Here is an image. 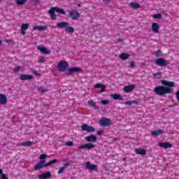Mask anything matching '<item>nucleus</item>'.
<instances>
[{"label":"nucleus","instance_id":"35","mask_svg":"<svg viewBox=\"0 0 179 179\" xmlns=\"http://www.w3.org/2000/svg\"><path fill=\"white\" fill-rule=\"evenodd\" d=\"M124 104H126V106H131V104H136V101H128L124 103Z\"/></svg>","mask_w":179,"mask_h":179},{"label":"nucleus","instance_id":"54","mask_svg":"<svg viewBox=\"0 0 179 179\" xmlns=\"http://www.w3.org/2000/svg\"><path fill=\"white\" fill-rule=\"evenodd\" d=\"M117 41H122V38H118Z\"/></svg>","mask_w":179,"mask_h":179},{"label":"nucleus","instance_id":"3","mask_svg":"<svg viewBox=\"0 0 179 179\" xmlns=\"http://www.w3.org/2000/svg\"><path fill=\"white\" fill-rule=\"evenodd\" d=\"M55 12H57V13H60L61 15H66V12H65L64 9L59 7H52L48 12L52 20H55L57 19V15L55 14Z\"/></svg>","mask_w":179,"mask_h":179},{"label":"nucleus","instance_id":"44","mask_svg":"<svg viewBox=\"0 0 179 179\" xmlns=\"http://www.w3.org/2000/svg\"><path fill=\"white\" fill-rule=\"evenodd\" d=\"M104 92H106V85L101 88L99 93H104Z\"/></svg>","mask_w":179,"mask_h":179},{"label":"nucleus","instance_id":"14","mask_svg":"<svg viewBox=\"0 0 179 179\" xmlns=\"http://www.w3.org/2000/svg\"><path fill=\"white\" fill-rule=\"evenodd\" d=\"M82 71V69L78 68V67H71L69 69L68 72L69 75H72V73H75L76 72H80Z\"/></svg>","mask_w":179,"mask_h":179},{"label":"nucleus","instance_id":"52","mask_svg":"<svg viewBox=\"0 0 179 179\" xmlns=\"http://www.w3.org/2000/svg\"><path fill=\"white\" fill-rule=\"evenodd\" d=\"M122 161H123V162H127V158H125V157L123 158V159H122Z\"/></svg>","mask_w":179,"mask_h":179},{"label":"nucleus","instance_id":"53","mask_svg":"<svg viewBox=\"0 0 179 179\" xmlns=\"http://www.w3.org/2000/svg\"><path fill=\"white\" fill-rule=\"evenodd\" d=\"M103 2H110V0H103Z\"/></svg>","mask_w":179,"mask_h":179},{"label":"nucleus","instance_id":"16","mask_svg":"<svg viewBox=\"0 0 179 179\" xmlns=\"http://www.w3.org/2000/svg\"><path fill=\"white\" fill-rule=\"evenodd\" d=\"M87 142H97V137L94 135H91L85 137Z\"/></svg>","mask_w":179,"mask_h":179},{"label":"nucleus","instance_id":"45","mask_svg":"<svg viewBox=\"0 0 179 179\" xmlns=\"http://www.w3.org/2000/svg\"><path fill=\"white\" fill-rule=\"evenodd\" d=\"M66 145L67 146H73V142L72 141H68L67 143H66Z\"/></svg>","mask_w":179,"mask_h":179},{"label":"nucleus","instance_id":"4","mask_svg":"<svg viewBox=\"0 0 179 179\" xmlns=\"http://www.w3.org/2000/svg\"><path fill=\"white\" fill-rule=\"evenodd\" d=\"M69 68V64L66 61L62 60L58 63L57 69L60 72H65Z\"/></svg>","mask_w":179,"mask_h":179},{"label":"nucleus","instance_id":"43","mask_svg":"<svg viewBox=\"0 0 179 179\" xmlns=\"http://www.w3.org/2000/svg\"><path fill=\"white\" fill-rule=\"evenodd\" d=\"M38 62H40V64H43V63L45 62V59L43 57H42V58L38 59Z\"/></svg>","mask_w":179,"mask_h":179},{"label":"nucleus","instance_id":"27","mask_svg":"<svg viewBox=\"0 0 179 179\" xmlns=\"http://www.w3.org/2000/svg\"><path fill=\"white\" fill-rule=\"evenodd\" d=\"M110 97H112L113 100H124V98H122V96L118 94H113L110 95Z\"/></svg>","mask_w":179,"mask_h":179},{"label":"nucleus","instance_id":"50","mask_svg":"<svg viewBox=\"0 0 179 179\" xmlns=\"http://www.w3.org/2000/svg\"><path fill=\"white\" fill-rule=\"evenodd\" d=\"M3 173V170H2V169H0V174H3V173Z\"/></svg>","mask_w":179,"mask_h":179},{"label":"nucleus","instance_id":"23","mask_svg":"<svg viewBox=\"0 0 179 179\" xmlns=\"http://www.w3.org/2000/svg\"><path fill=\"white\" fill-rule=\"evenodd\" d=\"M119 58H120V59L122 61H125L129 59V54L123 52L119 55Z\"/></svg>","mask_w":179,"mask_h":179},{"label":"nucleus","instance_id":"56","mask_svg":"<svg viewBox=\"0 0 179 179\" xmlns=\"http://www.w3.org/2000/svg\"><path fill=\"white\" fill-rule=\"evenodd\" d=\"M0 2H1V0H0Z\"/></svg>","mask_w":179,"mask_h":179},{"label":"nucleus","instance_id":"6","mask_svg":"<svg viewBox=\"0 0 179 179\" xmlns=\"http://www.w3.org/2000/svg\"><path fill=\"white\" fill-rule=\"evenodd\" d=\"M99 124L101 127H111L112 122L109 118L103 117L99 120Z\"/></svg>","mask_w":179,"mask_h":179},{"label":"nucleus","instance_id":"15","mask_svg":"<svg viewBox=\"0 0 179 179\" xmlns=\"http://www.w3.org/2000/svg\"><path fill=\"white\" fill-rule=\"evenodd\" d=\"M39 179H48L51 178V172L48 171L46 173H44L43 174L38 176Z\"/></svg>","mask_w":179,"mask_h":179},{"label":"nucleus","instance_id":"40","mask_svg":"<svg viewBox=\"0 0 179 179\" xmlns=\"http://www.w3.org/2000/svg\"><path fill=\"white\" fill-rule=\"evenodd\" d=\"M110 103V101L108 99H104L101 101V103H102L103 106H106Z\"/></svg>","mask_w":179,"mask_h":179},{"label":"nucleus","instance_id":"46","mask_svg":"<svg viewBox=\"0 0 179 179\" xmlns=\"http://www.w3.org/2000/svg\"><path fill=\"white\" fill-rule=\"evenodd\" d=\"M96 134H97V135H98L99 136L103 135V130H99V131H97Z\"/></svg>","mask_w":179,"mask_h":179},{"label":"nucleus","instance_id":"24","mask_svg":"<svg viewBox=\"0 0 179 179\" xmlns=\"http://www.w3.org/2000/svg\"><path fill=\"white\" fill-rule=\"evenodd\" d=\"M129 6L132 9H139V8H141V4H139L138 3H136V2H131L129 3Z\"/></svg>","mask_w":179,"mask_h":179},{"label":"nucleus","instance_id":"47","mask_svg":"<svg viewBox=\"0 0 179 179\" xmlns=\"http://www.w3.org/2000/svg\"><path fill=\"white\" fill-rule=\"evenodd\" d=\"M1 179H8V176H6V174L3 173L1 174Z\"/></svg>","mask_w":179,"mask_h":179},{"label":"nucleus","instance_id":"20","mask_svg":"<svg viewBox=\"0 0 179 179\" xmlns=\"http://www.w3.org/2000/svg\"><path fill=\"white\" fill-rule=\"evenodd\" d=\"M164 134V131L162 129H157L151 132L152 136H158V135H162Z\"/></svg>","mask_w":179,"mask_h":179},{"label":"nucleus","instance_id":"42","mask_svg":"<svg viewBox=\"0 0 179 179\" xmlns=\"http://www.w3.org/2000/svg\"><path fill=\"white\" fill-rule=\"evenodd\" d=\"M135 66H136L135 62L131 61V62H130V68H131V69H134V68H135Z\"/></svg>","mask_w":179,"mask_h":179},{"label":"nucleus","instance_id":"11","mask_svg":"<svg viewBox=\"0 0 179 179\" xmlns=\"http://www.w3.org/2000/svg\"><path fill=\"white\" fill-rule=\"evenodd\" d=\"M135 87H136V85H134V84H131V85L125 86L124 87L123 90L126 93H131V92H132L134 90V89H135Z\"/></svg>","mask_w":179,"mask_h":179},{"label":"nucleus","instance_id":"2","mask_svg":"<svg viewBox=\"0 0 179 179\" xmlns=\"http://www.w3.org/2000/svg\"><path fill=\"white\" fill-rule=\"evenodd\" d=\"M57 162L58 159H52L45 164V160H41L34 166V170H35V171H37L38 170H41L43 167H50V166H52V164H55V163Z\"/></svg>","mask_w":179,"mask_h":179},{"label":"nucleus","instance_id":"17","mask_svg":"<svg viewBox=\"0 0 179 179\" xmlns=\"http://www.w3.org/2000/svg\"><path fill=\"white\" fill-rule=\"evenodd\" d=\"M159 146L160 148H163L164 149H169V148H171V146H173V145H171V143H170L165 142V143H159Z\"/></svg>","mask_w":179,"mask_h":179},{"label":"nucleus","instance_id":"49","mask_svg":"<svg viewBox=\"0 0 179 179\" xmlns=\"http://www.w3.org/2000/svg\"><path fill=\"white\" fill-rule=\"evenodd\" d=\"M34 75H39L38 71H34Z\"/></svg>","mask_w":179,"mask_h":179},{"label":"nucleus","instance_id":"37","mask_svg":"<svg viewBox=\"0 0 179 179\" xmlns=\"http://www.w3.org/2000/svg\"><path fill=\"white\" fill-rule=\"evenodd\" d=\"M47 159V154H41L39 156V160H45Z\"/></svg>","mask_w":179,"mask_h":179},{"label":"nucleus","instance_id":"39","mask_svg":"<svg viewBox=\"0 0 179 179\" xmlns=\"http://www.w3.org/2000/svg\"><path fill=\"white\" fill-rule=\"evenodd\" d=\"M154 19H162V15L161 13L155 14L153 15Z\"/></svg>","mask_w":179,"mask_h":179},{"label":"nucleus","instance_id":"25","mask_svg":"<svg viewBox=\"0 0 179 179\" xmlns=\"http://www.w3.org/2000/svg\"><path fill=\"white\" fill-rule=\"evenodd\" d=\"M33 30H38V31H44V30H47V26H35L33 27Z\"/></svg>","mask_w":179,"mask_h":179},{"label":"nucleus","instance_id":"5","mask_svg":"<svg viewBox=\"0 0 179 179\" xmlns=\"http://www.w3.org/2000/svg\"><path fill=\"white\" fill-rule=\"evenodd\" d=\"M68 17L72 20H78L80 17V13L78 12V10H71L69 12Z\"/></svg>","mask_w":179,"mask_h":179},{"label":"nucleus","instance_id":"28","mask_svg":"<svg viewBox=\"0 0 179 179\" xmlns=\"http://www.w3.org/2000/svg\"><path fill=\"white\" fill-rule=\"evenodd\" d=\"M68 167H69V163L64 164V166L59 169V171L57 172L58 174H62V173H64V171L65 170V169H68Z\"/></svg>","mask_w":179,"mask_h":179},{"label":"nucleus","instance_id":"33","mask_svg":"<svg viewBox=\"0 0 179 179\" xmlns=\"http://www.w3.org/2000/svg\"><path fill=\"white\" fill-rule=\"evenodd\" d=\"M22 71V67L20 66H17L15 68L13 69V72L17 73L18 72Z\"/></svg>","mask_w":179,"mask_h":179},{"label":"nucleus","instance_id":"7","mask_svg":"<svg viewBox=\"0 0 179 179\" xmlns=\"http://www.w3.org/2000/svg\"><path fill=\"white\" fill-rule=\"evenodd\" d=\"M155 64L157 65L158 66H167L169 65V63L167 62V60L163 59V58H159L157 59L155 61Z\"/></svg>","mask_w":179,"mask_h":179},{"label":"nucleus","instance_id":"13","mask_svg":"<svg viewBox=\"0 0 179 179\" xmlns=\"http://www.w3.org/2000/svg\"><path fill=\"white\" fill-rule=\"evenodd\" d=\"M20 80H33V76L29 74H21L20 76Z\"/></svg>","mask_w":179,"mask_h":179},{"label":"nucleus","instance_id":"34","mask_svg":"<svg viewBox=\"0 0 179 179\" xmlns=\"http://www.w3.org/2000/svg\"><path fill=\"white\" fill-rule=\"evenodd\" d=\"M29 24H22V27H21V29H22V30H27L28 29H29Z\"/></svg>","mask_w":179,"mask_h":179},{"label":"nucleus","instance_id":"12","mask_svg":"<svg viewBox=\"0 0 179 179\" xmlns=\"http://www.w3.org/2000/svg\"><path fill=\"white\" fill-rule=\"evenodd\" d=\"M95 145L93 143H89L78 146V149H93Z\"/></svg>","mask_w":179,"mask_h":179},{"label":"nucleus","instance_id":"1","mask_svg":"<svg viewBox=\"0 0 179 179\" xmlns=\"http://www.w3.org/2000/svg\"><path fill=\"white\" fill-rule=\"evenodd\" d=\"M173 88L167 87L166 86H157L154 89L155 94L158 96H164L166 94H170L173 92Z\"/></svg>","mask_w":179,"mask_h":179},{"label":"nucleus","instance_id":"8","mask_svg":"<svg viewBox=\"0 0 179 179\" xmlns=\"http://www.w3.org/2000/svg\"><path fill=\"white\" fill-rule=\"evenodd\" d=\"M81 131H86L87 132H94V131H96V129L87 124H83L81 126Z\"/></svg>","mask_w":179,"mask_h":179},{"label":"nucleus","instance_id":"31","mask_svg":"<svg viewBox=\"0 0 179 179\" xmlns=\"http://www.w3.org/2000/svg\"><path fill=\"white\" fill-rule=\"evenodd\" d=\"M33 145V142L31 141H24L22 143L20 146H31Z\"/></svg>","mask_w":179,"mask_h":179},{"label":"nucleus","instance_id":"9","mask_svg":"<svg viewBox=\"0 0 179 179\" xmlns=\"http://www.w3.org/2000/svg\"><path fill=\"white\" fill-rule=\"evenodd\" d=\"M161 83H162L164 85V86H165L166 87H170V89H171V87H174L176 86V83H174V82L167 81L166 80H161Z\"/></svg>","mask_w":179,"mask_h":179},{"label":"nucleus","instance_id":"30","mask_svg":"<svg viewBox=\"0 0 179 179\" xmlns=\"http://www.w3.org/2000/svg\"><path fill=\"white\" fill-rule=\"evenodd\" d=\"M65 31H66V33H69V34L74 33L75 29L72 27H66L65 29Z\"/></svg>","mask_w":179,"mask_h":179},{"label":"nucleus","instance_id":"48","mask_svg":"<svg viewBox=\"0 0 179 179\" xmlns=\"http://www.w3.org/2000/svg\"><path fill=\"white\" fill-rule=\"evenodd\" d=\"M21 34H22V36H24L26 34V30L21 29Z\"/></svg>","mask_w":179,"mask_h":179},{"label":"nucleus","instance_id":"36","mask_svg":"<svg viewBox=\"0 0 179 179\" xmlns=\"http://www.w3.org/2000/svg\"><path fill=\"white\" fill-rule=\"evenodd\" d=\"M88 104L90 106H92V107H97V106L96 105V102L93 101V100L88 101Z\"/></svg>","mask_w":179,"mask_h":179},{"label":"nucleus","instance_id":"26","mask_svg":"<svg viewBox=\"0 0 179 179\" xmlns=\"http://www.w3.org/2000/svg\"><path fill=\"white\" fill-rule=\"evenodd\" d=\"M152 27V31H154V33H159V24H157V22H153Z\"/></svg>","mask_w":179,"mask_h":179},{"label":"nucleus","instance_id":"38","mask_svg":"<svg viewBox=\"0 0 179 179\" xmlns=\"http://www.w3.org/2000/svg\"><path fill=\"white\" fill-rule=\"evenodd\" d=\"M104 85L102 83H97L96 85H94L95 89H100L101 87H104Z\"/></svg>","mask_w":179,"mask_h":179},{"label":"nucleus","instance_id":"51","mask_svg":"<svg viewBox=\"0 0 179 179\" xmlns=\"http://www.w3.org/2000/svg\"><path fill=\"white\" fill-rule=\"evenodd\" d=\"M77 6H78V8H80V6H82V4L78 3V4H77Z\"/></svg>","mask_w":179,"mask_h":179},{"label":"nucleus","instance_id":"21","mask_svg":"<svg viewBox=\"0 0 179 179\" xmlns=\"http://www.w3.org/2000/svg\"><path fill=\"white\" fill-rule=\"evenodd\" d=\"M135 152L136 155H141L142 156L146 155V150L145 149L136 148L135 149Z\"/></svg>","mask_w":179,"mask_h":179},{"label":"nucleus","instance_id":"18","mask_svg":"<svg viewBox=\"0 0 179 179\" xmlns=\"http://www.w3.org/2000/svg\"><path fill=\"white\" fill-rule=\"evenodd\" d=\"M38 50H39V51H41V52H42L43 54H45V55L51 54V51L47 50V48H43L40 45H38L37 47Z\"/></svg>","mask_w":179,"mask_h":179},{"label":"nucleus","instance_id":"55","mask_svg":"<svg viewBox=\"0 0 179 179\" xmlns=\"http://www.w3.org/2000/svg\"><path fill=\"white\" fill-rule=\"evenodd\" d=\"M0 45H2V41H0Z\"/></svg>","mask_w":179,"mask_h":179},{"label":"nucleus","instance_id":"29","mask_svg":"<svg viewBox=\"0 0 179 179\" xmlns=\"http://www.w3.org/2000/svg\"><path fill=\"white\" fill-rule=\"evenodd\" d=\"M15 1L17 5L20 6H23V5H26V3L29 0H15Z\"/></svg>","mask_w":179,"mask_h":179},{"label":"nucleus","instance_id":"19","mask_svg":"<svg viewBox=\"0 0 179 179\" xmlns=\"http://www.w3.org/2000/svg\"><path fill=\"white\" fill-rule=\"evenodd\" d=\"M69 25V22H61L57 23V27L59 29H66V27Z\"/></svg>","mask_w":179,"mask_h":179},{"label":"nucleus","instance_id":"41","mask_svg":"<svg viewBox=\"0 0 179 179\" xmlns=\"http://www.w3.org/2000/svg\"><path fill=\"white\" fill-rule=\"evenodd\" d=\"M162 50H158L155 52V57H162Z\"/></svg>","mask_w":179,"mask_h":179},{"label":"nucleus","instance_id":"32","mask_svg":"<svg viewBox=\"0 0 179 179\" xmlns=\"http://www.w3.org/2000/svg\"><path fill=\"white\" fill-rule=\"evenodd\" d=\"M38 90L40 92V93H45L46 92H48V90L47 88H44L43 87H38Z\"/></svg>","mask_w":179,"mask_h":179},{"label":"nucleus","instance_id":"22","mask_svg":"<svg viewBox=\"0 0 179 179\" xmlns=\"http://www.w3.org/2000/svg\"><path fill=\"white\" fill-rule=\"evenodd\" d=\"M8 103V99L4 94H0V104H6Z\"/></svg>","mask_w":179,"mask_h":179},{"label":"nucleus","instance_id":"10","mask_svg":"<svg viewBox=\"0 0 179 179\" xmlns=\"http://www.w3.org/2000/svg\"><path fill=\"white\" fill-rule=\"evenodd\" d=\"M85 168L90 171H94L97 170V166L96 164H92L90 162H87L85 164Z\"/></svg>","mask_w":179,"mask_h":179}]
</instances>
